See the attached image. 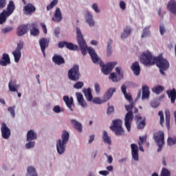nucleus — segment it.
Returning a JSON list of instances; mask_svg holds the SVG:
<instances>
[{"mask_svg":"<svg viewBox=\"0 0 176 176\" xmlns=\"http://www.w3.org/2000/svg\"><path fill=\"white\" fill-rule=\"evenodd\" d=\"M54 35L56 38H58V36L60 35V28H56L54 29Z\"/></svg>","mask_w":176,"mask_h":176,"instance_id":"nucleus-63","label":"nucleus"},{"mask_svg":"<svg viewBox=\"0 0 176 176\" xmlns=\"http://www.w3.org/2000/svg\"><path fill=\"white\" fill-rule=\"evenodd\" d=\"M140 63L144 65H153L156 64V57L152 56L151 52L146 51L140 56Z\"/></svg>","mask_w":176,"mask_h":176,"instance_id":"nucleus-5","label":"nucleus"},{"mask_svg":"<svg viewBox=\"0 0 176 176\" xmlns=\"http://www.w3.org/2000/svg\"><path fill=\"white\" fill-rule=\"evenodd\" d=\"M167 144L169 146H173L176 144V135H170L168 138Z\"/></svg>","mask_w":176,"mask_h":176,"instance_id":"nucleus-40","label":"nucleus"},{"mask_svg":"<svg viewBox=\"0 0 176 176\" xmlns=\"http://www.w3.org/2000/svg\"><path fill=\"white\" fill-rule=\"evenodd\" d=\"M12 31H13V27L12 26H7L1 30L2 34H9Z\"/></svg>","mask_w":176,"mask_h":176,"instance_id":"nucleus-54","label":"nucleus"},{"mask_svg":"<svg viewBox=\"0 0 176 176\" xmlns=\"http://www.w3.org/2000/svg\"><path fill=\"white\" fill-rule=\"evenodd\" d=\"M126 2L123 1H120L119 3V7L120 9H121V10H122V12H124V10H126Z\"/></svg>","mask_w":176,"mask_h":176,"instance_id":"nucleus-58","label":"nucleus"},{"mask_svg":"<svg viewBox=\"0 0 176 176\" xmlns=\"http://www.w3.org/2000/svg\"><path fill=\"white\" fill-rule=\"evenodd\" d=\"M8 64H10V57L8 54H3L1 59L0 60V65L6 67Z\"/></svg>","mask_w":176,"mask_h":176,"instance_id":"nucleus-30","label":"nucleus"},{"mask_svg":"<svg viewBox=\"0 0 176 176\" xmlns=\"http://www.w3.org/2000/svg\"><path fill=\"white\" fill-rule=\"evenodd\" d=\"M165 116H166V125L167 129H170V110H166L165 111Z\"/></svg>","mask_w":176,"mask_h":176,"instance_id":"nucleus-45","label":"nucleus"},{"mask_svg":"<svg viewBox=\"0 0 176 176\" xmlns=\"http://www.w3.org/2000/svg\"><path fill=\"white\" fill-rule=\"evenodd\" d=\"M142 101H145V100H149V87L146 85H144L142 88Z\"/></svg>","mask_w":176,"mask_h":176,"instance_id":"nucleus-28","label":"nucleus"},{"mask_svg":"<svg viewBox=\"0 0 176 176\" xmlns=\"http://www.w3.org/2000/svg\"><path fill=\"white\" fill-rule=\"evenodd\" d=\"M109 79H110V80H112L116 83L120 81L119 78H118L117 75L115 73L110 74L109 76Z\"/></svg>","mask_w":176,"mask_h":176,"instance_id":"nucleus-51","label":"nucleus"},{"mask_svg":"<svg viewBox=\"0 0 176 176\" xmlns=\"http://www.w3.org/2000/svg\"><path fill=\"white\" fill-rule=\"evenodd\" d=\"M76 41L78 45V47L81 50L82 54H83V56H86L88 52L93 63H94V64H98V63H100V57H98V55H97V52H96L94 49L91 47H87V43H86L85 38H78Z\"/></svg>","mask_w":176,"mask_h":176,"instance_id":"nucleus-1","label":"nucleus"},{"mask_svg":"<svg viewBox=\"0 0 176 176\" xmlns=\"http://www.w3.org/2000/svg\"><path fill=\"white\" fill-rule=\"evenodd\" d=\"M70 123L78 131V133H82V123L78 122V120L75 119H72L70 120Z\"/></svg>","mask_w":176,"mask_h":176,"instance_id":"nucleus-31","label":"nucleus"},{"mask_svg":"<svg viewBox=\"0 0 176 176\" xmlns=\"http://www.w3.org/2000/svg\"><path fill=\"white\" fill-rule=\"evenodd\" d=\"M26 176H38L36 173V169L33 166H30L27 168Z\"/></svg>","mask_w":176,"mask_h":176,"instance_id":"nucleus-36","label":"nucleus"},{"mask_svg":"<svg viewBox=\"0 0 176 176\" xmlns=\"http://www.w3.org/2000/svg\"><path fill=\"white\" fill-rule=\"evenodd\" d=\"M138 129H144L145 127V117H141L140 116H136Z\"/></svg>","mask_w":176,"mask_h":176,"instance_id":"nucleus-33","label":"nucleus"},{"mask_svg":"<svg viewBox=\"0 0 176 176\" xmlns=\"http://www.w3.org/2000/svg\"><path fill=\"white\" fill-rule=\"evenodd\" d=\"M8 89L9 91L12 93H19L20 85L17 84V81H16V80H11L8 83Z\"/></svg>","mask_w":176,"mask_h":176,"instance_id":"nucleus-16","label":"nucleus"},{"mask_svg":"<svg viewBox=\"0 0 176 176\" xmlns=\"http://www.w3.org/2000/svg\"><path fill=\"white\" fill-rule=\"evenodd\" d=\"M23 13L26 16H31L36 12V7L32 3H28L23 8Z\"/></svg>","mask_w":176,"mask_h":176,"instance_id":"nucleus-14","label":"nucleus"},{"mask_svg":"<svg viewBox=\"0 0 176 176\" xmlns=\"http://www.w3.org/2000/svg\"><path fill=\"white\" fill-rule=\"evenodd\" d=\"M14 108H16V106L10 107L8 108V111L10 112L12 118L14 119L16 118V111H14Z\"/></svg>","mask_w":176,"mask_h":176,"instance_id":"nucleus-53","label":"nucleus"},{"mask_svg":"<svg viewBox=\"0 0 176 176\" xmlns=\"http://www.w3.org/2000/svg\"><path fill=\"white\" fill-rule=\"evenodd\" d=\"M102 140L107 145H112V140H111V137L108 135V132L106 131H103Z\"/></svg>","mask_w":176,"mask_h":176,"instance_id":"nucleus-35","label":"nucleus"},{"mask_svg":"<svg viewBox=\"0 0 176 176\" xmlns=\"http://www.w3.org/2000/svg\"><path fill=\"white\" fill-rule=\"evenodd\" d=\"M154 140L159 146L157 152H162V149H163V146L164 145V132L163 131H159L154 133Z\"/></svg>","mask_w":176,"mask_h":176,"instance_id":"nucleus-8","label":"nucleus"},{"mask_svg":"<svg viewBox=\"0 0 176 176\" xmlns=\"http://www.w3.org/2000/svg\"><path fill=\"white\" fill-rule=\"evenodd\" d=\"M160 32L161 35H164V33L166 32V28H164V25H161L160 26Z\"/></svg>","mask_w":176,"mask_h":176,"instance_id":"nucleus-61","label":"nucleus"},{"mask_svg":"<svg viewBox=\"0 0 176 176\" xmlns=\"http://www.w3.org/2000/svg\"><path fill=\"white\" fill-rule=\"evenodd\" d=\"M92 102H94V104H98V105H101V104L105 103V101L104 100V98L102 97H96L92 99Z\"/></svg>","mask_w":176,"mask_h":176,"instance_id":"nucleus-47","label":"nucleus"},{"mask_svg":"<svg viewBox=\"0 0 176 176\" xmlns=\"http://www.w3.org/2000/svg\"><path fill=\"white\" fill-rule=\"evenodd\" d=\"M131 68L133 72V75H135V76L140 75V73L141 72V67L140 66V63L138 61L132 63Z\"/></svg>","mask_w":176,"mask_h":176,"instance_id":"nucleus-24","label":"nucleus"},{"mask_svg":"<svg viewBox=\"0 0 176 176\" xmlns=\"http://www.w3.org/2000/svg\"><path fill=\"white\" fill-rule=\"evenodd\" d=\"M91 9L94 12V13H96L97 14L101 13V8H100V6H98V3H94L91 5Z\"/></svg>","mask_w":176,"mask_h":176,"instance_id":"nucleus-43","label":"nucleus"},{"mask_svg":"<svg viewBox=\"0 0 176 176\" xmlns=\"http://www.w3.org/2000/svg\"><path fill=\"white\" fill-rule=\"evenodd\" d=\"M155 63H157V67L160 68V72L164 76H166V72L164 71H167L168 68H170V63L167 59L163 58L162 55H160L156 58Z\"/></svg>","mask_w":176,"mask_h":176,"instance_id":"nucleus-4","label":"nucleus"},{"mask_svg":"<svg viewBox=\"0 0 176 176\" xmlns=\"http://www.w3.org/2000/svg\"><path fill=\"white\" fill-rule=\"evenodd\" d=\"M116 62H110L106 65L100 64L101 71L104 75H109V73L112 72V69L116 66Z\"/></svg>","mask_w":176,"mask_h":176,"instance_id":"nucleus-10","label":"nucleus"},{"mask_svg":"<svg viewBox=\"0 0 176 176\" xmlns=\"http://www.w3.org/2000/svg\"><path fill=\"white\" fill-rule=\"evenodd\" d=\"M28 32V27L27 25H22L16 29V34L18 36H23Z\"/></svg>","mask_w":176,"mask_h":176,"instance_id":"nucleus-27","label":"nucleus"},{"mask_svg":"<svg viewBox=\"0 0 176 176\" xmlns=\"http://www.w3.org/2000/svg\"><path fill=\"white\" fill-rule=\"evenodd\" d=\"M130 104H125V109L128 112H133V108H134V102H129Z\"/></svg>","mask_w":176,"mask_h":176,"instance_id":"nucleus-52","label":"nucleus"},{"mask_svg":"<svg viewBox=\"0 0 176 176\" xmlns=\"http://www.w3.org/2000/svg\"><path fill=\"white\" fill-rule=\"evenodd\" d=\"M124 98H126V100H127L128 101H129V102H133V98L131 97V94H124Z\"/></svg>","mask_w":176,"mask_h":176,"instance_id":"nucleus-60","label":"nucleus"},{"mask_svg":"<svg viewBox=\"0 0 176 176\" xmlns=\"http://www.w3.org/2000/svg\"><path fill=\"white\" fill-rule=\"evenodd\" d=\"M94 89L96 94H101V86L100 85V84H98V82H96L94 84Z\"/></svg>","mask_w":176,"mask_h":176,"instance_id":"nucleus-55","label":"nucleus"},{"mask_svg":"<svg viewBox=\"0 0 176 176\" xmlns=\"http://www.w3.org/2000/svg\"><path fill=\"white\" fill-rule=\"evenodd\" d=\"M139 140V149L141 152H145V150H144V145H146L147 148L149 147V142H146V135L140 136Z\"/></svg>","mask_w":176,"mask_h":176,"instance_id":"nucleus-17","label":"nucleus"},{"mask_svg":"<svg viewBox=\"0 0 176 176\" xmlns=\"http://www.w3.org/2000/svg\"><path fill=\"white\" fill-rule=\"evenodd\" d=\"M133 112H127L124 117V124L127 131L131 130V123H133Z\"/></svg>","mask_w":176,"mask_h":176,"instance_id":"nucleus-13","label":"nucleus"},{"mask_svg":"<svg viewBox=\"0 0 176 176\" xmlns=\"http://www.w3.org/2000/svg\"><path fill=\"white\" fill-rule=\"evenodd\" d=\"M83 82L78 81L74 85L73 87L74 89H77L78 90H79L80 89H82V87H83Z\"/></svg>","mask_w":176,"mask_h":176,"instance_id":"nucleus-57","label":"nucleus"},{"mask_svg":"<svg viewBox=\"0 0 176 176\" xmlns=\"http://www.w3.org/2000/svg\"><path fill=\"white\" fill-rule=\"evenodd\" d=\"M38 140V133L34 129H30L27 132L26 141H35Z\"/></svg>","mask_w":176,"mask_h":176,"instance_id":"nucleus-21","label":"nucleus"},{"mask_svg":"<svg viewBox=\"0 0 176 176\" xmlns=\"http://www.w3.org/2000/svg\"><path fill=\"white\" fill-rule=\"evenodd\" d=\"M30 35L32 36H36V35H39V29L36 27H32L30 29Z\"/></svg>","mask_w":176,"mask_h":176,"instance_id":"nucleus-50","label":"nucleus"},{"mask_svg":"<svg viewBox=\"0 0 176 176\" xmlns=\"http://www.w3.org/2000/svg\"><path fill=\"white\" fill-rule=\"evenodd\" d=\"M149 28H151V25L146 26L144 28L141 35L142 38H148V36H151V30H149Z\"/></svg>","mask_w":176,"mask_h":176,"instance_id":"nucleus-39","label":"nucleus"},{"mask_svg":"<svg viewBox=\"0 0 176 176\" xmlns=\"http://www.w3.org/2000/svg\"><path fill=\"white\" fill-rule=\"evenodd\" d=\"M151 106L152 108H157V107H159V102H157V101H153L151 103Z\"/></svg>","mask_w":176,"mask_h":176,"instance_id":"nucleus-64","label":"nucleus"},{"mask_svg":"<svg viewBox=\"0 0 176 176\" xmlns=\"http://www.w3.org/2000/svg\"><path fill=\"white\" fill-rule=\"evenodd\" d=\"M166 94L168 95V98L170 99L172 104L175 102L176 100V90L175 88L172 89H169L166 91Z\"/></svg>","mask_w":176,"mask_h":176,"instance_id":"nucleus-32","label":"nucleus"},{"mask_svg":"<svg viewBox=\"0 0 176 176\" xmlns=\"http://www.w3.org/2000/svg\"><path fill=\"white\" fill-rule=\"evenodd\" d=\"M133 31V28L131 26L126 25L124 28L123 32L121 33V39L124 41V39H127L130 35H131V32Z\"/></svg>","mask_w":176,"mask_h":176,"instance_id":"nucleus-20","label":"nucleus"},{"mask_svg":"<svg viewBox=\"0 0 176 176\" xmlns=\"http://www.w3.org/2000/svg\"><path fill=\"white\" fill-rule=\"evenodd\" d=\"M115 111V109L113 108V106H110L107 109V114L111 115V113H113V112Z\"/></svg>","mask_w":176,"mask_h":176,"instance_id":"nucleus-62","label":"nucleus"},{"mask_svg":"<svg viewBox=\"0 0 176 176\" xmlns=\"http://www.w3.org/2000/svg\"><path fill=\"white\" fill-rule=\"evenodd\" d=\"M68 78L70 80L76 82L80 78V73L79 72V66L74 65L72 69L68 71Z\"/></svg>","mask_w":176,"mask_h":176,"instance_id":"nucleus-9","label":"nucleus"},{"mask_svg":"<svg viewBox=\"0 0 176 176\" xmlns=\"http://www.w3.org/2000/svg\"><path fill=\"white\" fill-rule=\"evenodd\" d=\"M116 72L117 75V78H118L119 80H122L123 78L124 77V74H123V69L120 67H116Z\"/></svg>","mask_w":176,"mask_h":176,"instance_id":"nucleus-42","label":"nucleus"},{"mask_svg":"<svg viewBox=\"0 0 176 176\" xmlns=\"http://www.w3.org/2000/svg\"><path fill=\"white\" fill-rule=\"evenodd\" d=\"M50 42V39L47 38H42L39 40V45L44 57L46 56V52H45V50H46V47L49 46Z\"/></svg>","mask_w":176,"mask_h":176,"instance_id":"nucleus-15","label":"nucleus"},{"mask_svg":"<svg viewBox=\"0 0 176 176\" xmlns=\"http://www.w3.org/2000/svg\"><path fill=\"white\" fill-rule=\"evenodd\" d=\"M25 148L28 150L34 149L35 148V141L34 140H26Z\"/></svg>","mask_w":176,"mask_h":176,"instance_id":"nucleus-41","label":"nucleus"},{"mask_svg":"<svg viewBox=\"0 0 176 176\" xmlns=\"http://www.w3.org/2000/svg\"><path fill=\"white\" fill-rule=\"evenodd\" d=\"M82 93L85 94L86 100L89 101H93V95L91 94V88H88L87 89H83Z\"/></svg>","mask_w":176,"mask_h":176,"instance_id":"nucleus-34","label":"nucleus"},{"mask_svg":"<svg viewBox=\"0 0 176 176\" xmlns=\"http://www.w3.org/2000/svg\"><path fill=\"white\" fill-rule=\"evenodd\" d=\"M116 91V88L111 87L109 88L107 91H106L104 95L102 96L104 102L109 101L113 96V93Z\"/></svg>","mask_w":176,"mask_h":176,"instance_id":"nucleus-18","label":"nucleus"},{"mask_svg":"<svg viewBox=\"0 0 176 176\" xmlns=\"http://www.w3.org/2000/svg\"><path fill=\"white\" fill-rule=\"evenodd\" d=\"M112 43H113V41L112 39H109V41H107V47L106 50L107 56H112Z\"/></svg>","mask_w":176,"mask_h":176,"instance_id":"nucleus-37","label":"nucleus"},{"mask_svg":"<svg viewBox=\"0 0 176 176\" xmlns=\"http://www.w3.org/2000/svg\"><path fill=\"white\" fill-rule=\"evenodd\" d=\"M58 3V0H53L49 5L47 6V10H52L53 8L55 6H57V4Z\"/></svg>","mask_w":176,"mask_h":176,"instance_id":"nucleus-48","label":"nucleus"},{"mask_svg":"<svg viewBox=\"0 0 176 176\" xmlns=\"http://www.w3.org/2000/svg\"><path fill=\"white\" fill-rule=\"evenodd\" d=\"M76 97L77 99L78 104L82 107V108H87V102L83 98V95L80 92L76 93Z\"/></svg>","mask_w":176,"mask_h":176,"instance_id":"nucleus-19","label":"nucleus"},{"mask_svg":"<svg viewBox=\"0 0 176 176\" xmlns=\"http://www.w3.org/2000/svg\"><path fill=\"white\" fill-rule=\"evenodd\" d=\"M131 149L132 159H133L135 162H138L139 160L138 146L135 144H132L131 145Z\"/></svg>","mask_w":176,"mask_h":176,"instance_id":"nucleus-22","label":"nucleus"},{"mask_svg":"<svg viewBox=\"0 0 176 176\" xmlns=\"http://www.w3.org/2000/svg\"><path fill=\"white\" fill-rule=\"evenodd\" d=\"M24 49V41H19L16 43V47L15 49L12 51V54L14 57V63H19L20 60H21V50Z\"/></svg>","mask_w":176,"mask_h":176,"instance_id":"nucleus-6","label":"nucleus"},{"mask_svg":"<svg viewBox=\"0 0 176 176\" xmlns=\"http://www.w3.org/2000/svg\"><path fill=\"white\" fill-rule=\"evenodd\" d=\"M14 9H16V6H14V2L13 1H10L8 4L7 5V9L3 10V11L0 13V24H5L8 18L13 14V12H14Z\"/></svg>","mask_w":176,"mask_h":176,"instance_id":"nucleus-3","label":"nucleus"},{"mask_svg":"<svg viewBox=\"0 0 176 176\" xmlns=\"http://www.w3.org/2000/svg\"><path fill=\"white\" fill-rule=\"evenodd\" d=\"M52 21L55 23H60L63 20V14L61 13V10L60 8H56L54 16L52 19Z\"/></svg>","mask_w":176,"mask_h":176,"instance_id":"nucleus-23","label":"nucleus"},{"mask_svg":"<svg viewBox=\"0 0 176 176\" xmlns=\"http://www.w3.org/2000/svg\"><path fill=\"white\" fill-rule=\"evenodd\" d=\"M52 111L54 113H56V115H58L60 113H63L64 112V108L58 104L55 105L52 108Z\"/></svg>","mask_w":176,"mask_h":176,"instance_id":"nucleus-38","label":"nucleus"},{"mask_svg":"<svg viewBox=\"0 0 176 176\" xmlns=\"http://www.w3.org/2000/svg\"><path fill=\"white\" fill-rule=\"evenodd\" d=\"M85 23L88 24L90 28H93V27H95L96 21H94V16H93V14L89 10L85 11Z\"/></svg>","mask_w":176,"mask_h":176,"instance_id":"nucleus-12","label":"nucleus"},{"mask_svg":"<svg viewBox=\"0 0 176 176\" xmlns=\"http://www.w3.org/2000/svg\"><path fill=\"white\" fill-rule=\"evenodd\" d=\"M66 47L69 49V50H78L79 47L77 45H74L72 43H66Z\"/></svg>","mask_w":176,"mask_h":176,"instance_id":"nucleus-46","label":"nucleus"},{"mask_svg":"<svg viewBox=\"0 0 176 176\" xmlns=\"http://www.w3.org/2000/svg\"><path fill=\"white\" fill-rule=\"evenodd\" d=\"M158 116H160V123L161 126H163V124L164 123V114L163 111H159Z\"/></svg>","mask_w":176,"mask_h":176,"instance_id":"nucleus-56","label":"nucleus"},{"mask_svg":"<svg viewBox=\"0 0 176 176\" xmlns=\"http://www.w3.org/2000/svg\"><path fill=\"white\" fill-rule=\"evenodd\" d=\"M69 141V133L64 130L62 131L61 139H58L56 142V152L58 155L62 156L67 151V144Z\"/></svg>","mask_w":176,"mask_h":176,"instance_id":"nucleus-2","label":"nucleus"},{"mask_svg":"<svg viewBox=\"0 0 176 176\" xmlns=\"http://www.w3.org/2000/svg\"><path fill=\"white\" fill-rule=\"evenodd\" d=\"M52 61L56 64V65H61V64H65V60L63 56L58 54H54L52 57Z\"/></svg>","mask_w":176,"mask_h":176,"instance_id":"nucleus-29","label":"nucleus"},{"mask_svg":"<svg viewBox=\"0 0 176 176\" xmlns=\"http://www.w3.org/2000/svg\"><path fill=\"white\" fill-rule=\"evenodd\" d=\"M1 137L4 140H9V138H10V135H12V132L10 131V129H9V127L5 122L1 123Z\"/></svg>","mask_w":176,"mask_h":176,"instance_id":"nucleus-11","label":"nucleus"},{"mask_svg":"<svg viewBox=\"0 0 176 176\" xmlns=\"http://www.w3.org/2000/svg\"><path fill=\"white\" fill-rule=\"evenodd\" d=\"M167 9L169 12H171L173 14L176 15V1L170 0L168 2Z\"/></svg>","mask_w":176,"mask_h":176,"instance_id":"nucleus-25","label":"nucleus"},{"mask_svg":"<svg viewBox=\"0 0 176 176\" xmlns=\"http://www.w3.org/2000/svg\"><path fill=\"white\" fill-rule=\"evenodd\" d=\"M7 3L6 0H0V10L6 8Z\"/></svg>","mask_w":176,"mask_h":176,"instance_id":"nucleus-59","label":"nucleus"},{"mask_svg":"<svg viewBox=\"0 0 176 176\" xmlns=\"http://www.w3.org/2000/svg\"><path fill=\"white\" fill-rule=\"evenodd\" d=\"M63 101L65 102L67 108H69L72 112L74 111V109H72V105H74V98L71 97L69 98V96H63Z\"/></svg>","mask_w":176,"mask_h":176,"instance_id":"nucleus-26","label":"nucleus"},{"mask_svg":"<svg viewBox=\"0 0 176 176\" xmlns=\"http://www.w3.org/2000/svg\"><path fill=\"white\" fill-rule=\"evenodd\" d=\"M122 122L121 120H114L112 122L110 129L113 131L116 135H123L124 134V130L122 126Z\"/></svg>","mask_w":176,"mask_h":176,"instance_id":"nucleus-7","label":"nucleus"},{"mask_svg":"<svg viewBox=\"0 0 176 176\" xmlns=\"http://www.w3.org/2000/svg\"><path fill=\"white\" fill-rule=\"evenodd\" d=\"M76 40L83 38V34H82V30L80 28H76Z\"/></svg>","mask_w":176,"mask_h":176,"instance_id":"nucleus-49","label":"nucleus"},{"mask_svg":"<svg viewBox=\"0 0 176 176\" xmlns=\"http://www.w3.org/2000/svg\"><path fill=\"white\" fill-rule=\"evenodd\" d=\"M164 91V87L162 85H158L152 89V91L155 93V94H160V93H163Z\"/></svg>","mask_w":176,"mask_h":176,"instance_id":"nucleus-44","label":"nucleus"}]
</instances>
